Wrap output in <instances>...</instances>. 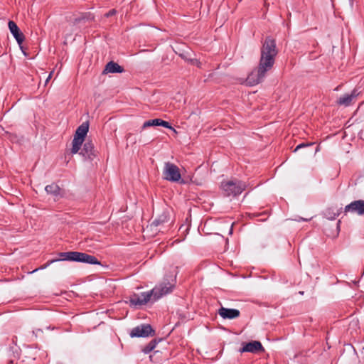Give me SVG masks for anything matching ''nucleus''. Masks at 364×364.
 Instances as JSON below:
<instances>
[{"label": "nucleus", "mask_w": 364, "mask_h": 364, "mask_svg": "<svg viewBox=\"0 0 364 364\" xmlns=\"http://www.w3.org/2000/svg\"><path fill=\"white\" fill-rule=\"evenodd\" d=\"M277 53L275 40L267 36L261 48V55L258 66L247 77V81L250 85L259 84L263 80L266 73L273 68Z\"/></svg>", "instance_id": "f257e3e1"}, {"label": "nucleus", "mask_w": 364, "mask_h": 364, "mask_svg": "<svg viewBox=\"0 0 364 364\" xmlns=\"http://www.w3.org/2000/svg\"><path fill=\"white\" fill-rule=\"evenodd\" d=\"M176 275L173 274H166L164 281L156 286L151 291L142 292L139 296L143 305L149 301H156L163 296L172 292L176 284Z\"/></svg>", "instance_id": "f03ea898"}, {"label": "nucleus", "mask_w": 364, "mask_h": 364, "mask_svg": "<svg viewBox=\"0 0 364 364\" xmlns=\"http://www.w3.org/2000/svg\"><path fill=\"white\" fill-rule=\"evenodd\" d=\"M247 188L245 182L234 178L221 182L220 188L225 196L235 197L240 195Z\"/></svg>", "instance_id": "7ed1b4c3"}, {"label": "nucleus", "mask_w": 364, "mask_h": 364, "mask_svg": "<svg viewBox=\"0 0 364 364\" xmlns=\"http://www.w3.org/2000/svg\"><path fill=\"white\" fill-rule=\"evenodd\" d=\"M164 178L171 181L184 184L186 182L181 178L179 168L174 164L166 162L163 170Z\"/></svg>", "instance_id": "20e7f679"}, {"label": "nucleus", "mask_w": 364, "mask_h": 364, "mask_svg": "<svg viewBox=\"0 0 364 364\" xmlns=\"http://www.w3.org/2000/svg\"><path fill=\"white\" fill-rule=\"evenodd\" d=\"M155 335V331L149 324H142L133 328L130 332V336L133 337H148Z\"/></svg>", "instance_id": "39448f33"}, {"label": "nucleus", "mask_w": 364, "mask_h": 364, "mask_svg": "<svg viewBox=\"0 0 364 364\" xmlns=\"http://www.w3.org/2000/svg\"><path fill=\"white\" fill-rule=\"evenodd\" d=\"M8 26H9L10 32L11 33V34L13 35V36L17 41L21 50L23 51V54L26 55V53L24 52L23 47L22 46L23 42L25 40L24 34L21 31L18 26L14 21H9Z\"/></svg>", "instance_id": "423d86ee"}, {"label": "nucleus", "mask_w": 364, "mask_h": 364, "mask_svg": "<svg viewBox=\"0 0 364 364\" xmlns=\"http://www.w3.org/2000/svg\"><path fill=\"white\" fill-rule=\"evenodd\" d=\"M80 154L82 155L85 159L93 160L96 156V151L95 150L92 140H86L83 144L82 149H80Z\"/></svg>", "instance_id": "0eeeda50"}, {"label": "nucleus", "mask_w": 364, "mask_h": 364, "mask_svg": "<svg viewBox=\"0 0 364 364\" xmlns=\"http://www.w3.org/2000/svg\"><path fill=\"white\" fill-rule=\"evenodd\" d=\"M360 93V91L358 88H355L352 90L350 94H345L337 101V104L339 105H343L348 107L351 105L352 101L355 100Z\"/></svg>", "instance_id": "6e6552de"}, {"label": "nucleus", "mask_w": 364, "mask_h": 364, "mask_svg": "<svg viewBox=\"0 0 364 364\" xmlns=\"http://www.w3.org/2000/svg\"><path fill=\"white\" fill-rule=\"evenodd\" d=\"M260 351H264V349L259 341H253L249 343H244L243 347L240 349V352H250L257 353Z\"/></svg>", "instance_id": "1a4fd4ad"}, {"label": "nucleus", "mask_w": 364, "mask_h": 364, "mask_svg": "<svg viewBox=\"0 0 364 364\" xmlns=\"http://www.w3.org/2000/svg\"><path fill=\"white\" fill-rule=\"evenodd\" d=\"M345 212L355 213L360 215H364V200H358L351 202L345 207Z\"/></svg>", "instance_id": "9d476101"}, {"label": "nucleus", "mask_w": 364, "mask_h": 364, "mask_svg": "<svg viewBox=\"0 0 364 364\" xmlns=\"http://www.w3.org/2000/svg\"><path fill=\"white\" fill-rule=\"evenodd\" d=\"M76 254H77V252H60L59 253V256H60L59 259H51V260L47 262L43 267H41V269H45L46 267H48L50 264H52L55 262H57V261L66 260V261L76 262V259H77Z\"/></svg>", "instance_id": "9b49d317"}, {"label": "nucleus", "mask_w": 364, "mask_h": 364, "mask_svg": "<svg viewBox=\"0 0 364 364\" xmlns=\"http://www.w3.org/2000/svg\"><path fill=\"white\" fill-rule=\"evenodd\" d=\"M223 319H235L240 316V311L236 309L220 307L218 311Z\"/></svg>", "instance_id": "f8f14e48"}, {"label": "nucleus", "mask_w": 364, "mask_h": 364, "mask_svg": "<svg viewBox=\"0 0 364 364\" xmlns=\"http://www.w3.org/2000/svg\"><path fill=\"white\" fill-rule=\"evenodd\" d=\"M76 257V262H77L90 264H100V262L96 258V257L87 253L77 252Z\"/></svg>", "instance_id": "ddd939ff"}, {"label": "nucleus", "mask_w": 364, "mask_h": 364, "mask_svg": "<svg viewBox=\"0 0 364 364\" xmlns=\"http://www.w3.org/2000/svg\"><path fill=\"white\" fill-rule=\"evenodd\" d=\"M45 190L48 194L52 195L55 200L63 197L64 193L63 191L55 183L46 186Z\"/></svg>", "instance_id": "4468645a"}, {"label": "nucleus", "mask_w": 364, "mask_h": 364, "mask_svg": "<svg viewBox=\"0 0 364 364\" xmlns=\"http://www.w3.org/2000/svg\"><path fill=\"white\" fill-rule=\"evenodd\" d=\"M122 72H124V68L114 61L109 62L103 71V73H121Z\"/></svg>", "instance_id": "2eb2a0df"}, {"label": "nucleus", "mask_w": 364, "mask_h": 364, "mask_svg": "<svg viewBox=\"0 0 364 364\" xmlns=\"http://www.w3.org/2000/svg\"><path fill=\"white\" fill-rule=\"evenodd\" d=\"M84 141V138H80V136L74 135V138L72 141L73 146L71 149V153L73 154H75L79 152Z\"/></svg>", "instance_id": "dca6fc26"}, {"label": "nucleus", "mask_w": 364, "mask_h": 364, "mask_svg": "<svg viewBox=\"0 0 364 364\" xmlns=\"http://www.w3.org/2000/svg\"><path fill=\"white\" fill-rule=\"evenodd\" d=\"M169 221V217L168 214L164 212L162 214L159 215L154 221L151 223V225L154 227H158L164 225V223H167Z\"/></svg>", "instance_id": "f3484780"}, {"label": "nucleus", "mask_w": 364, "mask_h": 364, "mask_svg": "<svg viewBox=\"0 0 364 364\" xmlns=\"http://www.w3.org/2000/svg\"><path fill=\"white\" fill-rule=\"evenodd\" d=\"M89 130V122H85L80 125L76 129L75 136H80V138H85Z\"/></svg>", "instance_id": "a211bd4d"}, {"label": "nucleus", "mask_w": 364, "mask_h": 364, "mask_svg": "<svg viewBox=\"0 0 364 364\" xmlns=\"http://www.w3.org/2000/svg\"><path fill=\"white\" fill-rule=\"evenodd\" d=\"M127 303L129 304L130 306H141L143 305L142 301L138 294H134L129 298V301Z\"/></svg>", "instance_id": "6ab92c4d"}, {"label": "nucleus", "mask_w": 364, "mask_h": 364, "mask_svg": "<svg viewBox=\"0 0 364 364\" xmlns=\"http://www.w3.org/2000/svg\"><path fill=\"white\" fill-rule=\"evenodd\" d=\"M158 343V341L156 339L151 340L147 345H146L143 349L142 351L147 354L152 351L156 346Z\"/></svg>", "instance_id": "aec40b11"}, {"label": "nucleus", "mask_w": 364, "mask_h": 364, "mask_svg": "<svg viewBox=\"0 0 364 364\" xmlns=\"http://www.w3.org/2000/svg\"><path fill=\"white\" fill-rule=\"evenodd\" d=\"M340 214V212L338 210L336 212H333L331 208H328L325 212L326 217L329 220H334L337 216H338Z\"/></svg>", "instance_id": "412c9836"}, {"label": "nucleus", "mask_w": 364, "mask_h": 364, "mask_svg": "<svg viewBox=\"0 0 364 364\" xmlns=\"http://www.w3.org/2000/svg\"><path fill=\"white\" fill-rule=\"evenodd\" d=\"M159 119H150V120L146 121L143 124L142 128L146 129L147 127H152V126H159Z\"/></svg>", "instance_id": "4be33fe9"}, {"label": "nucleus", "mask_w": 364, "mask_h": 364, "mask_svg": "<svg viewBox=\"0 0 364 364\" xmlns=\"http://www.w3.org/2000/svg\"><path fill=\"white\" fill-rule=\"evenodd\" d=\"M314 144V142H309V143H301V144H299V145H297L296 146V148L294 150V152H296V151H297L298 150H299V149H301L302 148L310 146H312Z\"/></svg>", "instance_id": "5701e85b"}, {"label": "nucleus", "mask_w": 364, "mask_h": 364, "mask_svg": "<svg viewBox=\"0 0 364 364\" xmlns=\"http://www.w3.org/2000/svg\"><path fill=\"white\" fill-rule=\"evenodd\" d=\"M187 61L189 62L191 64L197 66L198 68H201L202 63L196 58L188 59Z\"/></svg>", "instance_id": "b1692460"}, {"label": "nucleus", "mask_w": 364, "mask_h": 364, "mask_svg": "<svg viewBox=\"0 0 364 364\" xmlns=\"http://www.w3.org/2000/svg\"><path fill=\"white\" fill-rule=\"evenodd\" d=\"M159 126H162L164 127L171 129H173L172 127L170 125V124L168 122L162 120L161 119H159Z\"/></svg>", "instance_id": "393cba45"}, {"label": "nucleus", "mask_w": 364, "mask_h": 364, "mask_svg": "<svg viewBox=\"0 0 364 364\" xmlns=\"http://www.w3.org/2000/svg\"><path fill=\"white\" fill-rule=\"evenodd\" d=\"M116 13H117V11L115 9H111L107 13H106L105 14V16L107 17V18H109L110 16H112L115 15Z\"/></svg>", "instance_id": "a878e982"}, {"label": "nucleus", "mask_w": 364, "mask_h": 364, "mask_svg": "<svg viewBox=\"0 0 364 364\" xmlns=\"http://www.w3.org/2000/svg\"><path fill=\"white\" fill-rule=\"evenodd\" d=\"M84 19H85V16H82L81 18H76L75 22H80V21L84 20Z\"/></svg>", "instance_id": "bb28decb"}, {"label": "nucleus", "mask_w": 364, "mask_h": 364, "mask_svg": "<svg viewBox=\"0 0 364 364\" xmlns=\"http://www.w3.org/2000/svg\"><path fill=\"white\" fill-rule=\"evenodd\" d=\"M52 73H53V72H51V73L49 74V75L48 76V77H47V79H46V83H47V82L50 80V79L51 78Z\"/></svg>", "instance_id": "cd10ccee"}, {"label": "nucleus", "mask_w": 364, "mask_h": 364, "mask_svg": "<svg viewBox=\"0 0 364 364\" xmlns=\"http://www.w3.org/2000/svg\"><path fill=\"white\" fill-rule=\"evenodd\" d=\"M180 55H181L183 58H184L186 60H188V58H186V56H184L183 55L181 54Z\"/></svg>", "instance_id": "c85d7f7f"}, {"label": "nucleus", "mask_w": 364, "mask_h": 364, "mask_svg": "<svg viewBox=\"0 0 364 364\" xmlns=\"http://www.w3.org/2000/svg\"><path fill=\"white\" fill-rule=\"evenodd\" d=\"M232 226L231 227L230 230V234H232Z\"/></svg>", "instance_id": "c756f323"}, {"label": "nucleus", "mask_w": 364, "mask_h": 364, "mask_svg": "<svg viewBox=\"0 0 364 364\" xmlns=\"http://www.w3.org/2000/svg\"><path fill=\"white\" fill-rule=\"evenodd\" d=\"M8 364H14V361L13 360H10Z\"/></svg>", "instance_id": "7c9ffc66"}, {"label": "nucleus", "mask_w": 364, "mask_h": 364, "mask_svg": "<svg viewBox=\"0 0 364 364\" xmlns=\"http://www.w3.org/2000/svg\"><path fill=\"white\" fill-rule=\"evenodd\" d=\"M318 151H319V147L318 146L316 147V152H317Z\"/></svg>", "instance_id": "2f4dec72"}]
</instances>
